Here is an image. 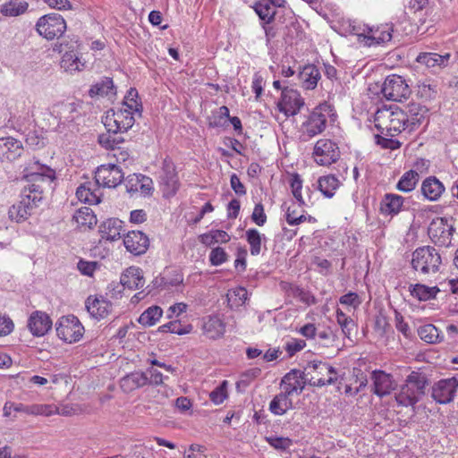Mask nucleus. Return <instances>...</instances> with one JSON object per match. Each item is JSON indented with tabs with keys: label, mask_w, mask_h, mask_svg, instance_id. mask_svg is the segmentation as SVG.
<instances>
[{
	"label": "nucleus",
	"mask_w": 458,
	"mask_h": 458,
	"mask_svg": "<svg viewBox=\"0 0 458 458\" xmlns=\"http://www.w3.org/2000/svg\"><path fill=\"white\" fill-rule=\"evenodd\" d=\"M134 116L131 111L123 107L111 109L103 117V123L107 131L114 134L127 131L134 124Z\"/></svg>",
	"instance_id": "1a4fd4ad"
},
{
	"label": "nucleus",
	"mask_w": 458,
	"mask_h": 458,
	"mask_svg": "<svg viewBox=\"0 0 458 458\" xmlns=\"http://www.w3.org/2000/svg\"><path fill=\"white\" fill-rule=\"evenodd\" d=\"M453 231V226L448 224L447 219L437 217L431 221L428 233L436 245L447 247L452 242Z\"/></svg>",
	"instance_id": "ddd939ff"
},
{
	"label": "nucleus",
	"mask_w": 458,
	"mask_h": 458,
	"mask_svg": "<svg viewBox=\"0 0 458 458\" xmlns=\"http://www.w3.org/2000/svg\"><path fill=\"white\" fill-rule=\"evenodd\" d=\"M72 223L78 229L85 231L94 227L98 223V219L90 208L82 207L74 213Z\"/></svg>",
	"instance_id": "c85d7f7f"
},
{
	"label": "nucleus",
	"mask_w": 458,
	"mask_h": 458,
	"mask_svg": "<svg viewBox=\"0 0 458 458\" xmlns=\"http://www.w3.org/2000/svg\"><path fill=\"white\" fill-rule=\"evenodd\" d=\"M52 319L44 311L36 310L31 313L28 320V327L35 336H43L52 328Z\"/></svg>",
	"instance_id": "aec40b11"
},
{
	"label": "nucleus",
	"mask_w": 458,
	"mask_h": 458,
	"mask_svg": "<svg viewBox=\"0 0 458 458\" xmlns=\"http://www.w3.org/2000/svg\"><path fill=\"white\" fill-rule=\"evenodd\" d=\"M32 117L33 113L30 106L26 102H21L17 105L16 111L12 114L9 122L17 131H21L30 123Z\"/></svg>",
	"instance_id": "cd10ccee"
},
{
	"label": "nucleus",
	"mask_w": 458,
	"mask_h": 458,
	"mask_svg": "<svg viewBox=\"0 0 458 458\" xmlns=\"http://www.w3.org/2000/svg\"><path fill=\"white\" fill-rule=\"evenodd\" d=\"M419 179V173L411 169L401 176L396 184V189L403 192H411L416 188Z\"/></svg>",
	"instance_id": "4c0bfd02"
},
{
	"label": "nucleus",
	"mask_w": 458,
	"mask_h": 458,
	"mask_svg": "<svg viewBox=\"0 0 458 458\" xmlns=\"http://www.w3.org/2000/svg\"><path fill=\"white\" fill-rule=\"evenodd\" d=\"M123 230V222L118 218H108L99 225L98 232L102 239L114 242L120 239Z\"/></svg>",
	"instance_id": "bb28decb"
},
{
	"label": "nucleus",
	"mask_w": 458,
	"mask_h": 458,
	"mask_svg": "<svg viewBox=\"0 0 458 458\" xmlns=\"http://www.w3.org/2000/svg\"><path fill=\"white\" fill-rule=\"evenodd\" d=\"M123 142V138L112 132L102 133L98 136V143L106 149L114 150L119 144Z\"/></svg>",
	"instance_id": "8fccbe9b"
},
{
	"label": "nucleus",
	"mask_w": 458,
	"mask_h": 458,
	"mask_svg": "<svg viewBox=\"0 0 458 458\" xmlns=\"http://www.w3.org/2000/svg\"><path fill=\"white\" fill-rule=\"evenodd\" d=\"M418 335L420 338L428 344H437L443 341L444 335L437 327L432 324H427L418 328Z\"/></svg>",
	"instance_id": "c9c22d12"
},
{
	"label": "nucleus",
	"mask_w": 458,
	"mask_h": 458,
	"mask_svg": "<svg viewBox=\"0 0 458 458\" xmlns=\"http://www.w3.org/2000/svg\"><path fill=\"white\" fill-rule=\"evenodd\" d=\"M340 186V181L334 174L320 176L318 180V188L327 198H332Z\"/></svg>",
	"instance_id": "473e14b6"
},
{
	"label": "nucleus",
	"mask_w": 458,
	"mask_h": 458,
	"mask_svg": "<svg viewBox=\"0 0 458 458\" xmlns=\"http://www.w3.org/2000/svg\"><path fill=\"white\" fill-rule=\"evenodd\" d=\"M81 62L79 58L76 56V55L72 52H66L62 56L61 59V67L64 68L65 71L73 72V71H80Z\"/></svg>",
	"instance_id": "603ef678"
},
{
	"label": "nucleus",
	"mask_w": 458,
	"mask_h": 458,
	"mask_svg": "<svg viewBox=\"0 0 458 458\" xmlns=\"http://www.w3.org/2000/svg\"><path fill=\"white\" fill-rule=\"evenodd\" d=\"M374 386V393L382 397L389 394L397 387V382L392 377V374H371Z\"/></svg>",
	"instance_id": "c756f323"
},
{
	"label": "nucleus",
	"mask_w": 458,
	"mask_h": 458,
	"mask_svg": "<svg viewBox=\"0 0 458 458\" xmlns=\"http://www.w3.org/2000/svg\"><path fill=\"white\" fill-rule=\"evenodd\" d=\"M269 410L276 415H282L286 411V394L281 393L270 402Z\"/></svg>",
	"instance_id": "5fc2aeb1"
},
{
	"label": "nucleus",
	"mask_w": 458,
	"mask_h": 458,
	"mask_svg": "<svg viewBox=\"0 0 458 458\" xmlns=\"http://www.w3.org/2000/svg\"><path fill=\"white\" fill-rule=\"evenodd\" d=\"M56 335L66 344L80 342L85 328L81 320L74 315L62 316L55 324Z\"/></svg>",
	"instance_id": "423d86ee"
},
{
	"label": "nucleus",
	"mask_w": 458,
	"mask_h": 458,
	"mask_svg": "<svg viewBox=\"0 0 458 458\" xmlns=\"http://www.w3.org/2000/svg\"><path fill=\"white\" fill-rule=\"evenodd\" d=\"M254 10L260 20L265 23H270L276 14L275 7L267 1H260L255 4Z\"/></svg>",
	"instance_id": "37998d69"
},
{
	"label": "nucleus",
	"mask_w": 458,
	"mask_h": 458,
	"mask_svg": "<svg viewBox=\"0 0 458 458\" xmlns=\"http://www.w3.org/2000/svg\"><path fill=\"white\" fill-rule=\"evenodd\" d=\"M89 316L97 321L107 318L113 311V303L102 294H91L85 301Z\"/></svg>",
	"instance_id": "4468645a"
},
{
	"label": "nucleus",
	"mask_w": 458,
	"mask_h": 458,
	"mask_svg": "<svg viewBox=\"0 0 458 458\" xmlns=\"http://www.w3.org/2000/svg\"><path fill=\"white\" fill-rule=\"evenodd\" d=\"M158 331L182 335L190 334L192 331V326L191 324H182L180 320H173L160 326Z\"/></svg>",
	"instance_id": "79ce46f5"
},
{
	"label": "nucleus",
	"mask_w": 458,
	"mask_h": 458,
	"mask_svg": "<svg viewBox=\"0 0 458 458\" xmlns=\"http://www.w3.org/2000/svg\"><path fill=\"white\" fill-rule=\"evenodd\" d=\"M246 240L250 247V254L257 256L261 251V234L257 229L251 228L246 231Z\"/></svg>",
	"instance_id": "49530a36"
},
{
	"label": "nucleus",
	"mask_w": 458,
	"mask_h": 458,
	"mask_svg": "<svg viewBox=\"0 0 458 458\" xmlns=\"http://www.w3.org/2000/svg\"><path fill=\"white\" fill-rule=\"evenodd\" d=\"M335 116L333 106L327 102L319 104L301 123V134L309 139L321 134L326 130L327 122L334 121Z\"/></svg>",
	"instance_id": "7ed1b4c3"
},
{
	"label": "nucleus",
	"mask_w": 458,
	"mask_h": 458,
	"mask_svg": "<svg viewBox=\"0 0 458 458\" xmlns=\"http://www.w3.org/2000/svg\"><path fill=\"white\" fill-rule=\"evenodd\" d=\"M339 302L345 306L357 307L360 303L359 295L356 293L350 292L340 297Z\"/></svg>",
	"instance_id": "69168bd1"
},
{
	"label": "nucleus",
	"mask_w": 458,
	"mask_h": 458,
	"mask_svg": "<svg viewBox=\"0 0 458 458\" xmlns=\"http://www.w3.org/2000/svg\"><path fill=\"white\" fill-rule=\"evenodd\" d=\"M29 7L25 0H9L1 5L0 13L6 17H16L23 14Z\"/></svg>",
	"instance_id": "f704fd0d"
},
{
	"label": "nucleus",
	"mask_w": 458,
	"mask_h": 458,
	"mask_svg": "<svg viewBox=\"0 0 458 458\" xmlns=\"http://www.w3.org/2000/svg\"><path fill=\"white\" fill-rule=\"evenodd\" d=\"M429 109L420 103L411 102L404 107L384 106L374 116L375 127L386 136L394 137L402 132L412 133L428 121Z\"/></svg>",
	"instance_id": "f257e3e1"
},
{
	"label": "nucleus",
	"mask_w": 458,
	"mask_h": 458,
	"mask_svg": "<svg viewBox=\"0 0 458 458\" xmlns=\"http://www.w3.org/2000/svg\"><path fill=\"white\" fill-rule=\"evenodd\" d=\"M114 88V82L111 78L106 77L100 82L93 85L89 89L90 97L106 96Z\"/></svg>",
	"instance_id": "09e8293b"
},
{
	"label": "nucleus",
	"mask_w": 458,
	"mask_h": 458,
	"mask_svg": "<svg viewBox=\"0 0 458 458\" xmlns=\"http://www.w3.org/2000/svg\"><path fill=\"white\" fill-rule=\"evenodd\" d=\"M122 285L130 290H138L144 286L145 278L143 271L138 267H129L120 276Z\"/></svg>",
	"instance_id": "b1692460"
},
{
	"label": "nucleus",
	"mask_w": 458,
	"mask_h": 458,
	"mask_svg": "<svg viewBox=\"0 0 458 458\" xmlns=\"http://www.w3.org/2000/svg\"><path fill=\"white\" fill-rule=\"evenodd\" d=\"M148 215L144 209H134L130 213V222L134 225H140L147 221Z\"/></svg>",
	"instance_id": "338daca9"
},
{
	"label": "nucleus",
	"mask_w": 458,
	"mask_h": 458,
	"mask_svg": "<svg viewBox=\"0 0 458 458\" xmlns=\"http://www.w3.org/2000/svg\"><path fill=\"white\" fill-rule=\"evenodd\" d=\"M437 95L436 87L425 82L420 83L417 89V96L422 100L428 101L433 99Z\"/></svg>",
	"instance_id": "13d9d810"
},
{
	"label": "nucleus",
	"mask_w": 458,
	"mask_h": 458,
	"mask_svg": "<svg viewBox=\"0 0 458 458\" xmlns=\"http://www.w3.org/2000/svg\"><path fill=\"white\" fill-rule=\"evenodd\" d=\"M288 182L290 183L293 196L296 199V201L300 204H305L301 193L303 187V180L301 176L296 173L291 174H288Z\"/></svg>",
	"instance_id": "c03bdc74"
},
{
	"label": "nucleus",
	"mask_w": 458,
	"mask_h": 458,
	"mask_svg": "<svg viewBox=\"0 0 458 458\" xmlns=\"http://www.w3.org/2000/svg\"><path fill=\"white\" fill-rule=\"evenodd\" d=\"M251 220L259 226H263L266 224L267 215L264 210V206L261 203L255 205L251 214Z\"/></svg>",
	"instance_id": "052dcab7"
},
{
	"label": "nucleus",
	"mask_w": 458,
	"mask_h": 458,
	"mask_svg": "<svg viewBox=\"0 0 458 458\" xmlns=\"http://www.w3.org/2000/svg\"><path fill=\"white\" fill-rule=\"evenodd\" d=\"M336 320L344 334L349 337L355 326L354 321L340 309L336 310Z\"/></svg>",
	"instance_id": "864d4df0"
},
{
	"label": "nucleus",
	"mask_w": 458,
	"mask_h": 458,
	"mask_svg": "<svg viewBox=\"0 0 458 458\" xmlns=\"http://www.w3.org/2000/svg\"><path fill=\"white\" fill-rule=\"evenodd\" d=\"M123 245L127 251L139 256L144 254L148 250L149 247V239L143 232L132 230L124 235Z\"/></svg>",
	"instance_id": "a211bd4d"
},
{
	"label": "nucleus",
	"mask_w": 458,
	"mask_h": 458,
	"mask_svg": "<svg viewBox=\"0 0 458 458\" xmlns=\"http://www.w3.org/2000/svg\"><path fill=\"white\" fill-rule=\"evenodd\" d=\"M225 323L217 315L208 316L203 318L202 333L211 340L222 338L225 333Z\"/></svg>",
	"instance_id": "4be33fe9"
},
{
	"label": "nucleus",
	"mask_w": 458,
	"mask_h": 458,
	"mask_svg": "<svg viewBox=\"0 0 458 458\" xmlns=\"http://www.w3.org/2000/svg\"><path fill=\"white\" fill-rule=\"evenodd\" d=\"M451 55L446 53L439 55L437 53H420L416 57V62L425 64L428 68L445 67L448 64Z\"/></svg>",
	"instance_id": "2f4dec72"
},
{
	"label": "nucleus",
	"mask_w": 458,
	"mask_h": 458,
	"mask_svg": "<svg viewBox=\"0 0 458 458\" xmlns=\"http://www.w3.org/2000/svg\"><path fill=\"white\" fill-rule=\"evenodd\" d=\"M76 196L81 202L96 205L101 201L99 185L91 182L81 184L76 190Z\"/></svg>",
	"instance_id": "393cba45"
},
{
	"label": "nucleus",
	"mask_w": 458,
	"mask_h": 458,
	"mask_svg": "<svg viewBox=\"0 0 458 458\" xmlns=\"http://www.w3.org/2000/svg\"><path fill=\"white\" fill-rule=\"evenodd\" d=\"M458 391V379L451 377L441 379L432 386V398L440 404L451 403Z\"/></svg>",
	"instance_id": "dca6fc26"
},
{
	"label": "nucleus",
	"mask_w": 458,
	"mask_h": 458,
	"mask_svg": "<svg viewBox=\"0 0 458 458\" xmlns=\"http://www.w3.org/2000/svg\"><path fill=\"white\" fill-rule=\"evenodd\" d=\"M304 99L296 90H288V115L296 114L304 106Z\"/></svg>",
	"instance_id": "a18cd8bd"
},
{
	"label": "nucleus",
	"mask_w": 458,
	"mask_h": 458,
	"mask_svg": "<svg viewBox=\"0 0 458 458\" xmlns=\"http://www.w3.org/2000/svg\"><path fill=\"white\" fill-rule=\"evenodd\" d=\"M311 374H300L301 378L304 381L309 380L310 385L317 386H323L326 385H330L337 380V377H327V378H317L315 379L313 377H310Z\"/></svg>",
	"instance_id": "0e129e2a"
},
{
	"label": "nucleus",
	"mask_w": 458,
	"mask_h": 458,
	"mask_svg": "<svg viewBox=\"0 0 458 458\" xmlns=\"http://www.w3.org/2000/svg\"><path fill=\"white\" fill-rule=\"evenodd\" d=\"M320 78L318 69L313 64L305 65L299 72V81L305 89H313Z\"/></svg>",
	"instance_id": "7c9ffc66"
},
{
	"label": "nucleus",
	"mask_w": 458,
	"mask_h": 458,
	"mask_svg": "<svg viewBox=\"0 0 458 458\" xmlns=\"http://www.w3.org/2000/svg\"><path fill=\"white\" fill-rule=\"evenodd\" d=\"M371 31L370 26L358 21H349V32L358 37V40L365 45L368 32Z\"/></svg>",
	"instance_id": "de8ad7c7"
},
{
	"label": "nucleus",
	"mask_w": 458,
	"mask_h": 458,
	"mask_svg": "<svg viewBox=\"0 0 458 458\" xmlns=\"http://www.w3.org/2000/svg\"><path fill=\"white\" fill-rule=\"evenodd\" d=\"M225 381L209 394L210 400L215 404H220L226 398Z\"/></svg>",
	"instance_id": "e2e57ef3"
},
{
	"label": "nucleus",
	"mask_w": 458,
	"mask_h": 458,
	"mask_svg": "<svg viewBox=\"0 0 458 458\" xmlns=\"http://www.w3.org/2000/svg\"><path fill=\"white\" fill-rule=\"evenodd\" d=\"M410 292L413 298L420 301H427L435 299L440 290L437 286L430 287L422 284H416L410 286Z\"/></svg>",
	"instance_id": "72a5a7b5"
},
{
	"label": "nucleus",
	"mask_w": 458,
	"mask_h": 458,
	"mask_svg": "<svg viewBox=\"0 0 458 458\" xmlns=\"http://www.w3.org/2000/svg\"><path fill=\"white\" fill-rule=\"evenodd\" d=\"M80 272L88 276H92L96 270L99 267V264L97 261H86L81 259L77 264Z\"/></svg>",
	"instance_id": "bf43d9fd"
},
{
	"label": "nucleus",
	"mask_w": 458,
	"mask_h": 458,
	"mask_svg": "<svg viewBox=\"0 0 458 458\" xmlns=\"http://www.w3.org/2000/svg\"><path fill=\"white\" fill-rule=\"evenodd\" d=\"M199 242L206 246H212L216 243H227L231 237L224 230H210L209 232L200 234Z\"/></svg>",
	"instance_id": "e433bc0d"
},
{
	"label": "nucleus",
	"mask_w": 458,
	"mask_h": 458,
	"mask_svg": "<svg viewBox=\"0 0 458 458\" xmlns=\"http://www.w3.org/2000/svg\"><path fill=\"white\" fill-rule=\"evenodd\" d=\"M24 151L22 142L13 137L0 138V160L14 161Z\"/></svg>",
	"instance_id": "412c9836"
},
{
	"label": "nucleus",
	"mask_w": 458,
	"mask_h": 458,
	"mask_svg": "<svg viewBox=\"0 0 458 458\" xmlns=\"http://www.w3.org/2000/svg\"><path fill=\"white\" fill-rule=\"evenodd\" d=\"M381 92L387 100L402 102L408 99L411 89L404 78L397 74L386 77Z\"/></svg>",
	"instance_id": "9d476101"
},
{
	"label": "nucleus",
	"mask_w": 458,
	"mask_h": 458,
	"mask_svg": "<svg viewBox=\"0 0 458 458\" xmlns=\"http://www.w3.org/2000/svg\"><path fill=\"white\" fill-rule=\"evenodd\" d=\"M297 332L307 339H314L317 335V327L312 323H307L301 327Z\"/></svg>",
	"instance_id": "774afa93"
},
{
	"label": "nucleus",
	"mask_w": 458,
	"mask_h": 458,
	"mask_svg": "<svg viewBox=\"0 0 458 458\" xmlns=\"http://www.w3.org/2000/svg\"><path fill=\"white\" fill-rule=\"evenodd\" d=\"M163 374H125L120 379V386L125 393H131L146 385L157 386L163 383Z\"/></svg>",
	"instance_id": "2eb2a0df"
},
{
	"label": "nucleus",
	"mask_w": 458,
	"mask_h": 458,
	"mask_svg": "<svg viewBox=\"0 0 458 458\" xmlns=\"http://www.w3.org/2000/svg\"><path fill=\"white\" fill-rule=\"evenodd\" d=\"M163 315V310L157 305L148 307L140 316L138 322L143 327H152L156 325Z\"/></svg>",
	"instance_id": "58836bf2"
},
{
	"label": "nucleus",
	"mask_w": 458,
	"mask_h": 458,
	"mask_svg": "<svg viewBox=\"0 0 458 458\" xmlns=\"http://www.w3.org/2000/svg\"><path fill=\"white\" fill-rule=\"evenodd\" d=\"M428 385L424 374H409L397 398L399 403L406 406L415 404L425 394Z\"/></svg>",
	"instance_id": "39448f33"
},
{
	"label": "nucleus",
	"mask_w": 458,
	"mask_h": 458,
	"mask_svg": "<svg viewBox=\"0 0 458 458\" xmlns=\"http://www.w3.org/2000/svg\"><path fill=\"white\" fill-rule=\"evenodd\" d=\"M23 179L26 184L22 192L30 195L34 201H41L47 189L55 179V173L49 166L35 162L25 169Z\"/></svg>",
	"instance_id": "f03ea898"
},
{
	"label": "nucleus",
	"mask_w": 458,
	"mask_h": 458,
	"mask_svg": "<svg viewBox=\"0 0 458 458\" xmlns=\"http://www.w3.org/2000/svg\"><path fill=\"white\" fill-rule=\"evenodd\" d=\"M38 201H34L30 195L21 191L20 200L9 208V217L17 223L24 222L31 215L32 209L38 206Z\"/></svg>",
	"instance_id": "f3484780"
},
{
	"label": "nucleus",
	"mask_w": 458,
	"mask_h": 458,
	"mask_svg": "<svg viewBox=\"0 0 458 458\" xmlns=\"http://www.w3.org/2000/svg\"><path fill=\"white\" fill-rule=\"evenodd\" d=\"M340 157L341 151L338 144L330 139H319L313 147L312 158L318 165H331L336 163Z\"/></svg>",
	"instance_id": "6e6552de"
},
{
	"label": "nucleus",
	"mask_w": 458,
	"mask_h": 458,
	"mask_svg": "<svg viewBox=\"0 0 458 458\" xmlns=\"http://www.w3.org/2000/svg\"><path fill=\"white\" fill-rule=\"evenodd\" d=\"M227 302L231 309L242 307L247 301L248 292L243 287L230 289L226 294Z\"/></svg>",
	"instance_id": "a19ab883"
},
{
	"label": "nucleus",
	"mask_w": 458,
	"mask_h": 458,
	"mask_svg": "<svg viewBox=\"0 0 458 458\" xmlns=\"http://www.w3.org/2000/svg\"><path fill=\"white\" fill-rule=\"evenodd\" d=\"M159 184L163 195L170 198L176 194L180 182L174 164L170 159H165L159 173Z\"/></svg>",
	"instance_id": "9b49d317"
},
{
	"label": "nucleus",
	"mask_w": 458,
	"mask_h": 458,
	"mask_svg": "<svg viewBox=\"0 0 458 458\" xmlns=\"http://www.w3.org/2000/svg\"><path fill=\"white\" fill-rule=\"evenodd\" d=\"M124 174L122 169L114 164L99 165L95 172V180L98 185L105 188H115L122 183Z\"/></svg>",
	"instance_id": "f8f14e48"
},
{
	"label": "nucleus",
	"mask_w": 458,
	"mask_h": 458,
	"mask_svg": "<svg viewBox=\"0 0 458 458\" xmlns=\"http://www.w3.org/2000/svg\"><path fill=\"white\" fill-rule=\"evenodd\" d=\"M305 204H300L298 209H293L290 211V208H288V225H299L300 223L305 222L309 220L310 222L311 220H315L311 216H306L304 215L305 211L303 209V206Z\"/></svg>",
	"instance_id": "3c124183"
},
{
	"label": "nucleus",
	"mask_w": 458,
	"mask_h": 458,
	"mask_svg": "<svg viewBox=\"0 0 458 458\" xmlns=\"http://www.w3.org/2000/svg\"><path fill=\"white\" fill-rule=\"evenodd\" d=\"M58 411V407L53 404H32L30 405V415L50 416Z\"/></svg>",
	"instance_id": "4d7b16f0"
},
{
	"label": "nucleus",
	"mask_w": 458,
	"mask_h": 458,
	"mask_svg": "<svg viewBox=\"0 0 458 458\" xmlns=\"http://www.w3.org/2000/svg\"><path fill=\"white\" fill-rule=\"evenodd\" d=\"M66 21L64 17L56 13H50L41 16L37 23L38 33L47 40L60 38L66 30Z\"/></svg>",
	"instance_id": "0eeeda50"
},
{
	"label": "nucleus",
	"mask_w": 458,
	"mask_h": 458,
	"mask_svg": "<svg viewBox=\"0 0 458 458\" xmlns=\"http://www.w3.org/2000/svg\"><path fill=\"white\" fill-rule=\"evenodd\" d=\"M228 259V255L224 248L216 247L209 253V262L212 266H220Z\"/></svg>",
	"instance_id": "6e6d98bb"
},
{
	"label": "nucleus",
	"mask_w": 458,
	"mask_h": 458,
	"mask_svg": "<svg viewBox=\"0 0 458 458\" xmlns=\"http://www.w3.org/2000/svg\"><path fill=\"white\" fill-rule=\"evenodd\" d=\"M14 329L13 319L6 314H0V336L10 335Z\"/></svg>",
	"instance_id": "680f3d73"
},
{
	"label": "nucleus",
	"mask_w": 458,
	"mask_h": 458,
	"mask_svg": "<svg viewBox=\"0 0 458 458\" xmlns=\"http://www.w3.org/2000/svg\"><path fill=\"white\" fill-rule=\"evenodd\" d=\"M371 31L368 32L365 46L372 47L384 45L392 40L394 24L392 22L382 23L378 26L370 27Z\"/></svg>",
	"instance_id": "6ab92c4d"
},
{
	"label": "nucleus",
	"mask_w": 458,
	"mask_h": 458,
	"mask_svg": "<svg viewBox=\"0 0 458 458\" xmlns=\"http://www.w3.org/2000/svg\"><path fill=\"white\" fill-rule=\"evenodd\" d=\"M420 191L428 200L437 201L445 192V188L436 176H429L422 182Z\"/></svg>",
	"instance_id": "a878e982"
},
{
	"label": "nucleus",
	"mask_w": 458,
	"mask_h": 458,
	"mask_svg": "<svg viewBox=\"0 0 458 458\" xmlns=\"http://www.w3.org/2000/svg\"><path fill=\"white\" fill-rule=\"evenodd\" d=\"M122 107L131 111V114H140L142 105L139 98V94L136 89L131 88L123 101Z\"/></svg>",
	"instance_id": "ea45409f"
},
{
	"label": "nucleus",
	"mask_w": 458,
	"mask_h": 458,
	"mask_svg": "<svg viewBox=\"0 0 458 458\" xmlns=\"http://www.w3.org/2000/svg\"><path fill=\"white\" fill-rule=\"evenodd\" d=\"M441 264V256L434 247L422 246L412 252L411 267L420 274H436L439 271Z\"/></svg>",
	"instance_id": "20e7f679"
},
{
	"label": "nucleus",
	"mask_w": 458,
	"mask_h": 458,
	"mask_svg": "<svg viewBox=\"0 0 458 458\" xmlns=\"http://www.w3.org/2000/svg\"><path fill=\"white\" fill-rule=\"evenodd\" d=\"M404 198L395 193H386L380 201L379 211L383 216H394L403 208Z\"/></svg>",
	"instance_id": "5701e85b"
}]
</instances>
